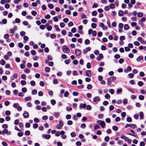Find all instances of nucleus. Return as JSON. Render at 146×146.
Listing matches in <instances>:
<instances>
[{
  "label": "nucleus",
  "mask_w": 146,
  "mask_h": 146,
  "mask_svg": "<svg viewBox=\"0 0 146 146\" xmlns=\"http://www.w3.org/2000/svg\"><path fill=\"white\" fill-rule=\"evenodd\" d=\"M116 79V78L114 76H112L108 78L107 83V85L109 86H110L111 85V82L114 81Z\"/></svg>",
  "instance_id": "obj_1"
},
{
  "label": "nucleus",
  "mask_w": 146,
  "mask_h": 146,
  "mask_svg": "<svg viewBox=\"0 0 146 146\" xmlns=\"http://www.w3.org/2000/svg\"><path fill=\"white\" fill-rule=\"evenodd\" d=\"M97 123L98 124L100 125L102 128L104 127L105 123L104 121L101 120H98L97 121Z\"/></svg>",
  "instance_id": "obj_2"
},
{
  "label": "nucleus",
  "mask_w": 146,
  "mask_h": 146,
  "mask_svg": "<svg viewBox=\"0 0 146 146\" xmlns=\"http://www.w3.org/2000/svg\"><path fill=\"white\" fill-rule=\"evenodd\" d=\"M63 51L64 53H68L70 52V50L66 46H64L62 48Z\"/></svg>",
  "instance_id": "obj_3"
},
{
  "label": "nucleus",
  "mask_w": 146,
  "mask_h": 146,
  "mask_svg": "<svg viewBox=\"0 0 146 146\" xmlns=\"http://www.w3.org/2000/svg\"><path fill=\"white\" fill-rule=\"evenodd\" d=\"M99 26L102 28L103 30H106L108 29V28L104 26V24L102 23H100L99 24Z\"/></svg>",
  "instance_id": "obj_4"
},
{
  "label": "nucleus",
  "mask_w": 146,
  "mask_h": 146,
  "mask_svg": "<svg viewBox=\"0 0 146 146\" xmlns=\"http://www.w3.org/2000/svg\"><path fill=\"white\" fill-rule=\"evenodd\" d=\"M132 127V128L134 129V128L136 127V126L134 124H127L125 126V128H127L128 127Z\"/></svg>",
  "instance_id": "obj_5"
},
{
  "label": "nucleus",
  "mask_w": 146,
  "mask_h": 146,
  "mask_svg": "<svg viewBox=\"0 0 146 146\" xmlns=\"http://www.w3.org/2000/svg\"><path fill=\"white\" fill-rule=\"evenodd\" d=\"M63 125V121H59V124L57 125L56 127L58 129H60Z\"/></svg>",
  "instance_id": "obj_6"
},
{
  "label": "nucleus",
  "mask_w": 146,
  "mask_h": 146,
  "mask_svg": "<svg viewBox=\"0 0 146 146\" xmlns=\"http://www.w3.org/2000/svg\"><path fill=\"white\" fill-rule=\"evenodd\" d=\"M50 135L49 134L46 135L43 134L42 135V137L43 138L49 139L50 137Z\"/></svg>",
  "instance_id": "obj_7"
},
{
  "label": "nucleus",
  "mask_w": 146,
  "mask_h": 146,
  "mask_svg": "<svg viewBox=\"0 0 146 146\" xmlns=\"http://www.w3.org/2000/svg\"><path fill=\"white\" fill-rule=\"evenodd\" d=\"M2 133L3 134H5L7 133V135H10L11 134V131H8V130L7 129H4L2 131Z\"/></svg>",
  "instance_id": "obj_8"
},
{
  "label": "nucleus",
  "mask_w": 146,
  "mask_h": 146,
  "mask_svg": "<svg viewBox=\"0 0 146 146\" xmlns=\"http://www.w3.org/2000/svg\"><path fill=\"white\" fill-rule=\"evenodd\" d=\"M86 76L90 77L92 76V74L90 70H87L86 72Z\"/></svg>",
  "instance_id": "obj_9"
},
{
  "label": "nucleus",
  "mask_w": 146,
  "mask_h": 146,
  "mask_svg": "<svg viewBox=\"0 0 146 146\" xmlns=\"http://www.w3.org/2000/svg\"><path fill=\"white\" fill-rule=\"evenodd\" d=\"M91 50V48L90 47H88L84 49L83 50V52L84 54L87 53L88 51H90Z\"/></svg>",
  "instance_id": "obj_10"
},
{
  "label": "nucleus",
  "mask_w": 146,
  "mask_h": 146,
  "mask_svg": "<svg viewBox=\"0 0 146 146\" xmlns=\"http://www.w3.org/2000/svg\"><path fill=\"white\" fill-rule=\"evenodd\" d=\"M93 101L96 102L100 101V98L99 97L96 96L93 99Z\"/></svg>",
  "instance_id": "obj_11"
},
{
  "label": "nucleus",
  "mask_w": 146,
  "mask_h": 146,
  "mask_svg": "<svg viewBox=\"0 0 146 146\" xmlns=\"http://www.w3.org/2000/svg\"><path fill=\"white\" fill-rule=\"evenodd\" d=\"M81 52L79 49H76L75 50V54L77 56H79L80 55Z\"/></svg>",
  "instance_id": "obj_12"
},
{
  "label": "nucleus",
  "mask_w": 146,
  "mask_h": 146,
  "mask_svg": "<svg viewBox=\"0 0 146 146\" xmlns=\"http://www.w3.org/2000/svg\"><path fill=\"white\" fill-rule=\"evenodd\" d=\"M103 58V56L102 54H100L99 55L98 57L97 58V60H100L101 59H102Z\"/></svg>",
  "instance_id": "obj_13"
},
{
  "label": "nucleus",
  "mask_w": 146,
  "mask_h": 146,
  "mask_svg": "<svg viewBox=\"0 0 146 146\" xmlns=\"http://www.w3.org/2000/svg\"><path fill=\"white\" fill-rule=\"evenodd\" d=\"M137 40L140 42L142 44L144 43V40H142V38L141 37H138L137 38Z\"/></svg>",
  "instance_id": "obj_14"
},
{
  "label": "nucleus",
  "mask_w": 146,
  "mask_h": 146,
  "mask_svg": "<svg viewBox=\"0 0 146 146\" xmlns=\"http://www.w3.org/2000/svg\"><path fill=\"white\" fill-rule=\"evenodd\" d=\"M86 104L81 103L80 104L79 107L80 109H81L82 108H85L86 107Z\"/></svg>",
  "instance_id": "obj_15"
},
{
  "label": "nucleus",
  "mask_w": 146,
  "mask_h": 146,
  "mask_svg": "<svg viewBox=\"0 0 146 146\" xmlns=\"http://www.w3.org/2000/svg\"><path fill=\"white\" fill-rule=\"evenodd\" d=\"M139 116H140V118L141 119H143V113L142 111H141L139 113Z\"/></svg>",
  "instance_id": "obj_16"
},
{
  "label": "nucleus",
  "mask_w": 146,
  "mask_h": 146,
  "mask_svg": "<svg viewBox=\"0 0 146 146\" xmlns=\"http://www.w3.org/2000/svg\"><path fill=\"white\" fill-rule=\"evenodd\" d=\"M29 113L28 112H26L23 114V116L25 118H27L28 117Z\"/></svg>",
  "instance_id": "obj_17"
},
{
  "label": "nucleus",
  "mask_w": 146,
  "mask_h": 146,
  "mask_svg": "<svg viewBox=\"0 0 146 146\" xmlns=\"http://www.w3.org/2000/svg\"><path fill=\"white\" fill-rule=\"evenodd\" d=\"M7 23V20L6 19H3L2 21H0V24H2V23L4 24H5Z\"/></svg>",
  "instance_id": "obj_18"
},
{
  "label": "nucleus",
  "mask_w": 146,
  "mask_h": 146,
  "mask_svg": "<svg viewBox=\"0 0 146 146\" xmlns=\"http://www.w3.org/2000/svg\"><path fill=\"white\" fill-rule=\"evenodd\" d=\"M6 63V62L3 59H2L0 61V64L2 65H3Z\"/></svg>",
  "instance_id": "obj_19"
},
{
  "label": "nucleus",
  "mask_w": 146,
  "mask_h": 146,
  "mask_svg": "<svg viewBox=\"0 0 146 146\" xmlns=\"http://www.w3.org/2000/svg\"><path fill=\"white\" fill-rule=\"evenodd\" d=\"M129 28V26L127 24H125L124 26V29L125 30H127Z\"/></svg>",
  "instance_id": "obj_20"
},
{
  "label": "nucleus",
  "mask_w": 146,
  "mask_h": 146,
  "mask_svg": "<svg viewBox=\"0 0 146 146\" xmlns=\"http://www.w3.org/2000/svg\"><path fill=\"white\" fill-rule=\"evenodd\" d=\"M118 15L119 16H122L123 15V11L120 10L118 12Z\"/></svg>",
  "instance_id": "obj_21"
},
{
  "label": "nucleus",
  "mask_w": 146,
  "mask_h": 146,
  "mask_svg": "<svg viewBox=\"0 0 146 146\" xmlns=\"http://www.w3.org/2000/svg\"><path fill=\"white\" fill-rule=\"evenodd\" d=\"M91 26L92 28L93 29L96 28L97 27V25L96 24L93 23L91 25Z\"/></svg>",
  "instance_id": "obj_22"
},
{
  "label": "nucleus",
  "mask_w": 146,
  "mask_h": 146,
  "mask_svg": "<svg viewBox=\"0 0 146 146\" xmlns=\"http://www.w3.org/2000/svg\"><path fill=\"white\" fill-rule=\"evenodd\" d=\"M144 98V97L143 95H139V99L140 100H143Z\"/></svg>",
  "instance_id": "obj_23"
},
{
  "label": "nucleus",
  "mask_w": 146,
  "mask_h": 146,
  "mask_svg": "<svg viewBox=\"0 0 146 146\" xmlns=\"http://www.w3.org/2000/svg\"><path fill=\"white\" fill-rule=\"evenodd\" d=\"M31 13L32 15L33 16H35L36 15L37 13L35 11H31Z\"/></svg>",
  "instance_id": "obj_24"
},
{
  "label": "nucleus",
  "mask_w": 146,
  "mask_h": 146,
  "mask_svg": "<svg viewBox=\"0 0 146 146\" xmlns=\"http://www.w3.org/2000/svg\"><path fill=\"white\" fill-rule=\"evenodd\" d=\"M110 8L113 9L115 7V5L113 3H111L109 6Z\"/></svg>",
  "instance_id": "obj_25"
},
{
  "label": "nucleus",
  "mask_w": 146,
  "mask_h": 146,
  "mask_svg": "<svg viewBox=\"0 0 146 146\" xmlns=\"http://www.w3.org/2000/svg\"><path fill=\"white\" fill-rule=\"evenodd\" d=\"M48 6L50 9H52L54 7V6L53 4H48Z\"/></svg>",
  "instance_id": "obj_26"
},
{
  "label": "nucleus",
  "mask_w": 146,
  "mask_h": 146,
  "mask_svg": "<svg viewBox=\"0 0 146 146\" xmlns=\"http://www.w3.org/2000/svg\"><path fill=\"white\" fill-rule=\"evenodd\" d=\"M81 17L82 19L87 18V17L83 13H82L81 15Z\"/></svg>",
  "instance_id": "obj_27"
},
{
  "label": "nucleus",
  "mask_w": 146,
  "mask_h": 146,
  "mask_svg": "<svg viewBox=\"0 0 146 146\" xmlns=\"http://www.w3.org/2000/svg\"><path fill=\"white\" fill-rule=\"evenodd\" d=\"M137 16L139 17H141L143 16V13L141 12H139L137 14Z\"/></svg>",
  "instance_id": "obj_28"
},
{
  "label": "nucleus",
  "mask_w": 146,
  "mask_h": 146,
  "mask_svg": "<svg viewBox=\"0 0 146 146\" xmlns=\"http://www.w3.org/2000/svg\"><path fill=\"white\" fill-rule=\"evenodd\" d=\"M27 89L26 88H23L22 89V91L24 93H26L27 91Z\"/></svg>",
  "instance_id": "obj_29"
},
{
  "label": "nucleus",
  "mask_w": 146,
  "mask_h": 146,
  "mask_svg": "<svg viewBox=\"0 0 146 146\" xmlns=\"http://www.w3.org/2000/svg\"><path fill=\"white\" fill-rule=\"evenodd\" d=\"M109 91L111 94H113L114 93V90L112 89H110L109 90Z\"/></svg>",
  "instance_id": "obj_30"
},
{
  "label": "nucleus",
  "mask_w": 146,
  "mask_h": 146,
  "mask_svg": "<svg viewBox=\"0 0 146 146\" xmlns=\"http://www.w3.org/2000/svg\"><path fill=\"white\" fill-rule=\"evenodd\" d=\"M137 84L139 86H141L143 85V83L142 82L140 81L138 82Z\"/></svg>",
  "instance_id": "obj_31"
},
{
  "label": "nucleus",
  "mask_w": 146,
  "mask_h": 146,
  "mask_svg": "<svg viewBox=\"0 0 146 146\" xmlns=\"http://www.w3.org/2000/svg\"><path fill=\"white\" fill-rule=\"evenodd\" d=\"M54 115L55 117H57L59 116L60 114L58 112H55Z\"/></svg>",
  "instance_id": "obj_32"
},
{
  "label": "nucleus",
  "mask_w": 146,
  "mask_h": 146,
  "mask_svg": "<svg viewBox=\"0 0 146 146\" xmlns=\"http://www.w3.org/2000/svg\"><path fill=\"white\" fill-rule=\"evenodd\" d=\"M112 129L114 131H117L118 129V128L117 126L114 125L112 127Z\"/></svg>",
  "instance_id": "obj_33"
},
{
  "label": "nucleus",
  "mask_w": 146,
  "mask_h": 146,
  "mask_svg": "<svg viewBox=\"0 0 146 146\" xmlns=\"http://www.w3.org/2000/svg\"><path fill=\"white\" fill-rule=\"evenodd\" d=\"M67 33V31L65 30H63L61 32V33L63 35H65Z\"/></svg>",
  "instance_id": "obj_34"
},
{
  "label": "nucleus",
  "mask_w": 146,
  "mask_h": 146,
  "mask_svg": "<svg viewBox=\"0 0 146 146\" xmlns=\"http://www.w3.org/2000/svg\"><path fill=\"white\" fill-rule=\"evenodd\" d=\"M5 114L7 115H10L11 112L10 111L7 110L5 111Z\"/></svg>",
  "instance_id": "obj_35"
},
{
  "label": "nucleus",
  "mask_w": 146,
  "mask_h": 146,
  "mask_svg": "<svg viewBox=\"0 0 146 146\" xmlns=\"http://www.w3.org/2000/svg\"><path fill=\"white\" fill-rule=\"evenodd\" d=\"M45 71L47 72H49L50 70V68L48 67H46L45 68Z\"/></svg>",
  "instance_id": "obj_36"
},
{
  "label": "nucleus",
  "mask_w": 146,
  "mask_h": 146,
  "mask_svg": "<svg viewBox=\"0 0 146 146\" xmlns=\"http://www.w3.org/2000/svg\"><path fill=\"white\" fill-rule=\"evenodd\" d=\"M50 102L52 105H54L56 104V101L54 100H52L50 101Z\"/></svg>",
  "instance_id": "obj_37"
},
{
  "label": "nucleus",
  "mask_w": 146,
  "mask_h": 146,
  "mask_svg": "<svg viewBox=\"0 0 146 146\" xmlns=\"http://www.w3.org/2000/svg\"><path fill=\"white\" fill-rule=\"evenodd\" d=\"M143 57L142 56L139 57L136 59L137 61H139L143 59Z\"/></svg>",
  "instance_id": "obj_38"
},
{
  "label": "nucleus",
  "mask_w": 146,
  "mask_h": 146,
  "mask_svg": "<svg viewBox=\"0 0 146 146\" xmlns=\"http://www.w3.org/2000/svg\"><path fill=\"white\" fill-rule=\"evenodd\" d=\"M71 136L72 137H74L76 136V133L75 132H72L70 134Z\"/></svg>",
  "instance_id": "obj_39"
},
{
  "label": "nucleus",
  "mask_w": 146,
  "mask_h": 146,
  "mask_svg": "<svg viewBox=\"0 0 146 146\" xmlns=\"http://www.w3.org/2000/svg\"><path fill=\"white\" fill-rule=\"evenodd\" d=\"M137 25V23L135 22H132L131 23V25L132 27L135 26Z\"/></svg>",
  "instance_id": "obj_40"
},
{
  "label": "nucleus",
  "mask_w": 146,
  "mask_h": 146,
  "mask_svg": "<svg viewBox=\"0 0 146 146\" xmlns=\"http://www.w3.org/2000/svg\"><path fill=\"white\" fill-rule=\"evenodd\" d=\"M109 139L110 137L108 136L104 138V140L106 142H108Z\"/></svg>",
  "instance_id": "obj_41"
},
{
  "label": "nucleus",
  "mask_w": 146,
  "mask_h": 146,
  "mask_svg": "<svg viewBox=\"0 0 146 146\" xmlns=\"http://www.w3.org/2000/svg\"><path fill=\"white\" fill-rule=\"evenodd\" d=\"M84 42L85 44H90V41L89 40L86 39L85 40Z\"/></svg>",
  "instance_id": "obj_42"
},
{
  "label": "nucleus",
  "mask_w": 146,
  "mask_h": 146,
  "mask_svg": "<svg viewBox=\"0 0 146 146\" xmlns=\"http://www.w3.org/2000/svg\"><path fill=\"white\" fill-rule=\"evenodd\" d=\"M26 75L25 74H22L21 75V78L22 79H25L26 78Z\"/></svg>",
  "instance_id": "obj_43"
},
{
  "label": "nucleus",
  "mask_w": 146,
  "mask_h": 146,
  "mask_svg": "<svg viewBox=\"0 0 146 146\" xmlns=\"http://www.w3.org/2000/svg\"><path fill=\"white\" fill-rule=\"evenodd\" d=\"M21 84L22 85H25L26 84V81L25 80H22L21 81Z\"/></svg>",
  "instance_id": "obj_44"
},
{
  "label": "nucleus",
  "mask_w": 146,
  "mask_h": 146,
  "mask_svg": "<svg viewBox=\"0 0 146 146\" xmlns=\"http://www.w3.org/2000/svg\"><path fill=\"white\" fill-rule=\"evenodd\" d=\"M31 99V98L30 97H25V99L26 101H27L28 100H30Z\"/></svg>",
  "instance_id": "obj_45"
},
{
  "label": "nucleus",
  "mask_w": 146,
  "mask_h": 146,
  "mask_svg": "<svg viewBox=\"0 0 146 146\" xmlns=\"http://www.w3.org/2000/svg\"><path fill=\"white\" fill-rule=\"evenodd\" d=\"M44 17L46 19H49L50 18V16L49 14H47Z\"/></svg>",
  "instance_id": "obj_46"
},
{
  "label": "nucleus",
  "mask_w": 146,
  "mask_h": 146,
  "mask_svg": "<svg viewBox=\"0 0 146 146\" xmlns=\"http://www.w3.org/2000/svg\"><path fill=\"white\" fill-rule=\"evenodd\" d=\"M105 97L106 99H109L110 98V96L108 94H107L105 95Z\"/></svg>",
  "instance_id": "obj_47"
},
{
  "label": "nucleus",
  "mask_w": 146,
  "mask_h": 146,
  "mask_svg": "<svg viewBox=\"0 0 146 146\" xmlns=\"http://www.w3.org/2000/svg\"><path fill=\"white\" fill-rule=\"evenodd\" d=\"M119 39L120 40H124L125 39V37L124 36H120Z\"/></svg>",
  "instance_id": "obj_48"
},
{
  "label": "nucleus",
  "mask_w": 146,
  "mask_h": 146,
  "mask_svg": "<svg viewBox=\"0 0 146 146\" xmlns=\"http://www.w3.org/2000/svg\"><path fill=\"white\" fill-rule=\"evenodd\" d=\"M103 78V77L101 76H99L98 77V80L100 81L102 80Z\"/></svg>",
  "instance_id": "obj_49"
},
{
  "label": "nucleus",
  "mask_w": 146,
  "mask_h": 146,
  "mask_svg": "<svg viewBox=\"0 0 146 146\" xmlns=\"http://www.w3.org/2000/svg\"><path fill=\"white\" fill-rule=\"evenodd\" d=\"M60 25L61 27L63 28L65 26V24L64 23L62 22L60 23Z\"/></svg>",
  "instance_id": "obj_50"
},
{
  "label": "nucleus",
  "mask_w": 146,
  "mask_h": 146,
  "mask_svg": "<svg viewBox=\"0 0 146 146\" xmlns=\"http://www.w3.org/2000/svg\"><path fill=\"white\" fill-rule=\"evenodd\" d=\"M97 13L96 11H93L92 13V15L94 16H96L97 14Z\"/></svg>",
  "instance_id": "obj_51"
},
{
  "label": "nucleus",
  "mask_w": 146,
  "mask_h": 146,
  "mask_svg": "<svg viewBox=\"0 0 146 146\" xmlns=\"http://www.w3.org/2000/svg\"><path fill=\"white\" fill-rule=\"evenodd\" d=\"M139 43L137 41H135L134 42V44L135 46H138L139 45Z\"/></svg>",
  "instance_id": "obj_52"
},
{
  "label": "nucleus",
  "mask_w": 146,
  "mask_h": 146,
  "mask_svg": "<svg viewBox=\"0 0 146 146\" xmlns=\"http://www.w3.org/2000/svg\"><path fill=\"white\" fill-rule=\"evenodd\" d=\"M54 28H55L57 31H60V29L58 27V26L57 25H55L54 26Z\"/></svg>",
  "instance_id": "obj_53"
},
{
  "label": "nucleus",
  "mask_w": 146,
  "mask_h": 146,
  "mask_svg": "<svg viewBox=\"0 0 146 146\" xmlns=\"http://www.w3.org/2000/svg\"><path fill=\"white\" fill-rule=\"evenodd\" d=\"M126 113L124 112H122L121 114V115L123 117H125L126 115Z\"/></svg>",
  "instance_id": "obj_54"
},
{
  "label": "nucleus",
  "mask_w": 146,
  "mask_h": 146,
  "mask_svg": "<svg viewBox=\"0 0 146 146\" xmlns=\"http://www.w3.org/2000/svg\"><path fill=\"white\" fill-rule=\"evenodd\" d=\"M23 24L25 26H27L29 24L28 23L27 21H25L23 22Z\"/></svg>",
  "instance_id": "obj_55"
},
{
  "label": "nucleus",
  "mask_w": 146,
  "mask_h": 146,
  "mask_svg": "<svg viewBox=\"0 0 146 146\" xmlns=\"http://www.w3.org/2000/svg\"><path fill=\"white\" fill-rule=\"evenodd\" d=\"M9 34H6L4 35V37L5 39H7L9 38Z\"/></svg>",
  "instance_id": "obj_56"
},
{
  "label": "nucleus",
  "mask_w": 146,
  "mask_h": 146,
  "mask_svg": "<svg viewBox=\"0 0 146 146\" xmlns=\"http://www.w3.org/2000/svg\"><path fill=\"white\" fill-rule=\"evenodd\" d=\"M124 61L123 59L122 58H120L119 60V62L120 64H121L123 63Z\"/></svg>",
  "instance_id": "obj_57"
},
{
  "label": "nucleus",
  "mask_w": 146,
  "mask_h": 146,
  "mask_svg": "<svg viewBox=\"0 0 146 146\" xmlns=\"http://www.w3.org/2000/svg\"><path fill=\"white\" fill-rule=\"evenodd\" d=\"M33 66L35 68H37L38 66V64L37 62L33 64Z\"/></svg>",
  "instance_id": "obj_58"
},
{
  "label": "nucleus",
  "mask_w": 146,
  "mask_h": 146,
  "mask_svg": "<svg viewBox=\"0 0 146 146\" xmlns=\"http://www.w3.org/2000/svg\"><path fill=\"white\" fill-rule=\"evenodd\" d=\"M122 91V89L121 88H120L118 89H117V94H118L119 93L121 92Z\"/></svg>",
  "instance_id": "obj_59"
},
{
  "label": "nucleus",
  "mask_w": 146,
  "mask_h": 146,
  "mask_svg": "<svg viewBox=\"0 0 146 146\" xmlns=\"http://www.w3.org/2000/svg\"><path fill=\"white\" fill-rule=\"evenodd\" d=\"M120 55L119 54H117L115 55L114 57L115 58L118 59L120 58Z\"/></svg>",
  "instance_id": "obj_60"
},
{
  "label": "nucleus",
  "mask_w": 146,
  "mask_h": 146,
  "mask_svg": "<svg viewBox=\"0 0 146 146\" xmlns=\"http://www.w3.org/2000/svg\"><path fill=\"white\" fill-rule=\"evenodd\" d=\"M86 66L87 68H91L90 63L89 62L87 64Z\"/></svg>",
  "instance_id": "obj_61"
},
{
  "label": "nucleus",
  "mask_w": 146,
  "mask_h": 146,
  "mask_svg": "<svg viewBox=\"0 0 146 146\" xmlns=\"http://www.w3.org/2000/svg\"><path fill=\"white\" fill-rule=\"evenodd\" d=\"M100 127L99 125H96L94 126V129L95 130H96L100 128Z\"/></svg>",
  "instance_id": "obj_62"
},
{
  "label": "nucleus",
  "mask_w": 146,
  "mask_h": 146,
  "mask_svg": "<svg viewBox=\"0 0 146 146\" xmlns=\"http://www.w3.org/2000/svg\"><path fill=\"white\" fill-rule=\"evenodd\" d=\"M47 30L48 31H51L52 29V27L51 26H48L47 28Z\"/></svg>",
  "instance_id": "obj_63"
},
{
  "label": "nucleus",
  "mask_w": 146,
  "mask_h": 146,
  "mask_svg": "<svg viewBox=\"0 0 146 146\" xmlns=\"http://www.w3.org/2000/svg\"><path fill=\"white\" fill-rule=\"evenodd\" d=\"M69 95V93L68 92H66L64 93V96L65 97H68Z\"/></svg>",
  "instance_id": "obj_64"
}]
</instances>
